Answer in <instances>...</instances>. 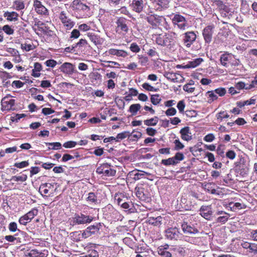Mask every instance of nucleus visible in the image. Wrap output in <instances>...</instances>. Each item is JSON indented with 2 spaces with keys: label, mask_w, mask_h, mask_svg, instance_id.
I'll list each match as a JSON object with an SVG mask.
<instances>
[{
  "label": "nucleus",
  "mask_w": 257,
  "mask_h": 257,
  "mask_svg": "<svg viewBox=\"0 0 257 257\" xmlns=\"http://www.w3.org/2000/svg\"><path fill=\"white\" fill-rule=\"evenodd\" d=\"M216 94H218L220 96L224 95L226 93V90L224 88H219L214 90Z\"/></svg>",
  "instance_id": "nucleus-51"
},
{
  "label": "nucleus",
  "mask_w": 257,
  "mask_h": 257,
  "mask_svg": "<svg viewBox=\"0 0 257 257\" xmlns=\"http://www.w3.org/2000/svg\"><path fill=\"white\" fill-rule=\"evenodd\" d=\"M180 232L176 227H171L165 231L166 237L170 240H177L180 237Z\"/></svg>",
  "instance_id": "nucleus-12"
},
{
  "label": "nucleus",
  "mask_w": 257,
  "mask_h": 257,
  "mask_svg": "<svg viewBox=\"0 0 257 257\" xmlns=\"http://www.w3.org/2000/svg\"><path fill=\"white\" fill-rule=\"evenodd\" d=\"M87 201L91 202H95L96 201V197L94 193L91 192L88 194V196L87 198Z\"/></svg>",
  "instance_id": "nucleus-54"
},
{
  "label": "nucleus",
  "mask_w": 257,
  "mask_h": 257,
  "mask_svg": "<svg viewBox=\"0 0 257 257\" xmlns=\"http://www.w3.org/2000/svg\"><path fill=\"white\" fill-rule=\"evenodd\" d=\"M174 143L175 145V149L177 150L182 149L184 147V146L180 142L179 140H175Z\"/></svg>",
  "instance_id": "nucleus-50"
},
{
  "label": "nucleus",
  "mask_w": 257,
  "mask_h": 257,
  "mask_svg": "<svg viewBox=\"0 0 257 257\" xmlns=\"http://www.w3.org/2000/svg\"><path fill=\"white\" fill-rule=\"evenodd\" d=\"M177 112L176 109L174 107H171L168 109L166 112L165 114L167 116H173L176 114Z\"/></svg>",
  "instance_id": "nucleus-48"
},
{
  "label": "nucleus",
  "mask_w": 257,
  "mask_h": 257,
  "mask_svg": "<svg viewBox=\"0 0 257 257\" xmlns=\"http://www.w3.org/2000/svg\"><path fill=\"white\" fill-rule=\"evenodd\" d=\"M172 23L174 26H177L179 29L182 30H185L187 26V21L186 19L179 14L174 16L172 18Z\"/></svg>",
  "instance_id": "nucleus-5"
},
{
  "label": "nucleus",
  "mask_w": 257,
  "mask_h": 257,
  "mask_svg": "<svg viewBox=\"0 0 257 257\" xmlns=\"http://www.w3.org/2000/svg\"><path fill=\"white\" fill-rule=\"evenodd\" d=\"M146 19L148 22L153 27H157L159 26L164 19L157 15H149Z\"/></svg>",
  "instance_id": "nucleus-10"
},
{
  "label": "nucleus",
  "mask_w": 257,
  "mask_h": 257,
  "mask_svg": "<svg viewBox=\"0 0 257 257\" xmlns=\"http://www.w3.org/2000/svg\"><path fill=\"white\" fill-rule=\"evenodd\" d=\"M47 255L44 252H39L37 249H32L27 255L30 257H45Z\"/></svg>",
  "instance_id": "nucleus-26"
},
{
  "label": "nucleus",
  "mask_w": 257,
  "mask_h": 257,
  "mask_svg": "<svg viewBox=\"0 0 257 257\" xmlns=\"http://www.w3.org/2000/svg\"><path fill=\"white\" fill-rule=\"evenodd\" d=\"M214 136L212 134H209L205 136L204 140L207 142H211L214 140Z\"/></svg>",
  "instance_id": "nucleus-57"
},
{
  "label": "nucleus",
  "mask_w": 257,
  "mask_h": 257,
  "mask_svg": "<svg viewBox=\"0 0 257 257\" xmlns=\"http://www.w3.org/2000/svg\"><path fill=\"white\" fill-rule=\"evenodd\" d=\"M130 49L131 51L134 53H138L141 50L139 46L136 43H132L130 45Z\"/></svg>",
  "instance_id": "nucleus-41"
},
{
  "label": "nucleus",
  "mask_w": 257,
  "mask_h": 257,
  "mask_svg": "<svg viewBox=\"0 0 257 257\" xmlns=\"http://www.w3.org/2000/svg\"><path fill=\"white\" fill-rule=\"evenodd\" d=\"M216 118L217 119L220 120V121L222 120L224 118H228L229 117V115L226 111H222L218 113L216 115Z\"/></svg>",
  "instance_id": "nucleus-40"
},
{
  "label": "nucleus",
  "mask_w": 257,
  "mask_h": 257,
  "mask_svg": "<svg viewBox=\"0 0 257 257\" xmlns=\"http://www.w3.org/2000/svg\"><path fill=\"white\" fill-rule=\"evenodd\" d=\"M231 57V55L230 54L224 53L222 54L220 58V61L221 65L223 66L227 67V61H228Z\"/></svg>",
  "instance_id": "nucleus-27"
},
{
  "label": "nucleus",
  "mask_w": 257,
  "mask_h": 257,
  "mask_svg": "<svg viewBox=\"0 0 257 257\" xmlns=\"http://www.w3.org/2000/svg\"><path fill=\"white\" fill-rule=\"evenodd\" d=\"M96 173L99 174H102L105 177H111L115 175L116 171L111 168L110 165L105 163L97 168Z\"/></svg>",
  "instance_id": "nucleus-3"
},
{
  "label": "nucleus",
  "mask_w": 257,
  "mask_h": 257,
  "mask_svg": "<svg viewBox=\"0 0 257 257\" xmlns=\"http://www.w3.org/2000/svg\"><path fill=\"white\" fill-rule=\"evenodd\" d=\"M229 205L231 209L233 211H234L235 209H239L242 208V204L238 202H236L235 203H231L229 204Z\"/></svg>",
  "instance_id": "nucleus-46"
},
{
  "label": "nucleus",
  "mask_w": 257,
  "mask_h": 257,
  "mask_svg": "<svg viewBox=\"0 0 257 257\" xmlns=\"http://www.w3.org/2000/svg\"><path fill=\"white\" fill-rule=\"evenodd\" d=\"M161 100L159 95L155 94L152 95L151 97V101L154 105L158 104Z\"/></svg>",
  "instance_id": "nucleus-36"
},
{
  "label": "nucleus",
  "mask_w": 257,
  "mask_h": 257,
  "mask_svg": "<svg viewBox=\"0 0 257 257\" xmlns=\"http://www.w3.org/2000/svg\"><path fill=\"white\" fill-rule=\"evenodd\" d=\"M158 252L162 257H172L171 253L167 250H165V248H163L162 246L158 249Z\"/></svg>",
  "instance_id": "nucleus-33"
},
{
  "label": "nucleus",
  "mask_w": 257,
  "mask_h": 257,
  "mask_svg": "<svg viewBox=\"0 0 257 257\" xmlns=\"http://www.w3.org/2000/svg\"><path fill=\"white\" fill-rule=\"evenodd\" d=\"M59 18L66 30H70L75 25V23L69 18L67 13L64 11L60 13Z\"/></svg>",
  "instance_id": "nucleus-6"
},
{
  "label": "nucleus",
  "mask_w": 257,
  "mask_h": 257,
  "mask_svg": "<svg viewBox=\"0 0 257 257\" xmlns=\"http://www.w3.org/2000/svg\"><path fill=\"white\" fill-rule=\"evenodd\" d=\"M128 21L126 19L120 17L118 18L116 22V32L119 34H126L128 31L127 24Z\"/></svg>",
  "instance_id": "nucleus-4"
},
{
  "label": "nucleus",
  "mask_w": 257,
  "mask_h": 257,
  "mask_svg": "<svg viewBox=\"0 0 257 257\" xmlns=\"http://www.w3.org/2000/svg\"><path fill=\"white\" fill-rule=\"evenodd\" d=\"M200 214L204 218L209 220L212 214L210 206H202L200 209Z\"/></svg>",
  "instance_id": "nucleus-15"
},
{
  "label": "nucleus",
  "mask_w": 257,
  "mask_h": 257,
  "mask_svg": "<svg viewBox=\"0 0 257 257\" xmlns=\"http://www.w3.org/2000/svg\"><path fill=\"white\" fill-rule=\"evenodd\" d=\"M177 34L175 32H170L165 35H158L156 39V43L161 46H167L171 44L174 38H176Z\"/></svg>",
  "instance_id": "nucleus-1"
},
{
  "label": "nucleus",
  "mask_w": 257,
  "mask_h": 257,
  "mask_svg": "<svg viewBox=\"0 0 257 257\" xmlns=\"http://www.w3.org/2000/svg\"><path fill=\"white\" fill-rule=\"evenodd\" d=\"M27 176L26 174H23L21 176H14L11 179V181H14L15 182H23L27 180Z\"/></svg>",
  "instance_id": "nucleus-32"
},
{
  "label": "nucleus",
  "mask_w": 257,
  "mask_h": 257,
  "mask_svg": "<svg viewBox=\"0 0 257 257\" xmlns=\"http://www.w3.org/2000/svg\"><path fill=\"white\" fill-rule=\"evenodd\" d=\"M214 28L213 26H208L203 30L202 35L205 42L207 43H209L212 40Z\"/></svg>",
  "instance_id": "nucleus-13"
},
{
  "label": "nucleus",
  "mask_w": 257,
  "mask_h": 257,
  "mask_svg": "<svg viewBox=\"0 0 257 257\" xmlns=\"http://www.w3.org/2000/svg\"><path fill=\"white\" fill-rule=\"evenodd\" d=\"M164 76L174 83H182L185 79L181 74L172 72H165Z\"/></svg>",
  "instance_id": "nucleus-9"
},
{
  "label": "nucleus",
  "mask_w": 257,
  "mask_h": 257,
  "mask_svg": "<svg viewBox=\"0 0 257 257\" xmlns=\"http://www.w3.org/2000/svg\"><path fill=\"white\" fill-rule=\"evenodd\" d=\"M236 90L239 92V91L245 87V83L243 82L240 81L236 83L234 85Z\"/></svg>",
  "instance_id": "nucleus-49"
},
{
  "label": "nucleus",
  "mask_w": 257,
  "mask_h": 257,
  "mask_svg": "<svg viewBox=\"0 0 257 257\" xmlns=\"http://www.w3.org/2000/svg\"><path fill=\"white\" fill-rule=\"evenodd\" d=\"M15 103V100L12 99L11 96H6L2 99V109L3 110H12Z\"/></svg>",
  "instance_id": "nucleus-7"
},
{
  "label": "nucleus",
  "mask_w": 257,
  "mask_h": 257,
  "mask_svg": "<svg viewBox=\"0 0 257 257\" xmlns=\"http://www.w3.org/2000/svg\"><path fill=\"white\" fill-rule=\"evenodd\" d=\"M141 108V105L140 104H133L130 106L129 111L132 113V115H135Z\"/></svg>",
  "instance_id": "nucleus-30"
},
{
  "label": "nucleus",
  "mask_w": 257,
  "mask_h": 257,
  "mask_svg": "<svg viewBox=\"0 0 257 257\" xmlns=\"http://www.w3.org/2000/svg\"><path fill=\"white\" fill-rule=\"evenodd\" d=\"M46 145H48L49 146H52V148H49V149H52V150H58L61 148V143L59 142H56V143H46Z\"/></svg>",
  "instance_id": "nucleus-39"
},
{
  "label": "nucleus",
  "mask_w": 257,
  "mask_h": 257,
  "mask_svg": "<svg viewBox=\"0 0 257 257\" xmlns=\"http://www.w3.org/2000/svg\"><path fill=\"white\" fill-rule=\"evenodd\" d=\"M144 189L143 188H135L136 194L137 196L141 200H145L146 199V196L144 192Z\"/></svg>",
  "instance_id": "nucleus-29"
},
{
  "label": "nucleus",
  "mask_w": 257,
  "mask_h": 257,
  "mask_svg": "<svg viewBox=\"0 0 257 257\" xmlns=\"http://www.w3.org/2000/svg\"><path fill=\"white\" fill-rule=\"evenodd\" d=\"M45 64L47 66L53 68L56 66L57 62L54 60L50 59L46 61Z\"/></svg>",
  "instance_id": "nucleus-55"
},
{
  "label": "nucleus",
  "mask_w": 257,
  "mask_h": 257,
  "mask_svg": "<svg viewBox=\"0 0 257 257\" xmlns=\"http://www.w3.org/2000/svg\"><path fill=\"white\" fill-rule=\"evenodd\" d=\"M33 7L35 11L40 15H47L48 14V10L44 6L42 3L38 0H34L33 3Z\"/></svg>",
  "instance_id": "nucleus-14"
},
{
  "label": "nucleus",
  "mask_w": 257,
  "mask_h": 257,
  "mask_svg": "<svg viewBox=\"0 0 257 257\" xmlns=\"http://www.w3.org/2000/svg\"><path fill=\"white\" fill-rule=\"evenodd\" d=\"M192 84L191 83H188L187 84H185L183 86V90L186 92H188L189 93H192L193 92L195 88L191 86Z\"/></svg>",
  "instance_id": "nucleus-43"
},
{
  "label": "nucleus",
  "mask_w": 257,
  "mask_h": 257,
  "mask_svg": "<svg viewBox=\"0 0 257 257\" xmlns=\"http://www.w3.org/2000/svg\"><path fill=\"white\" fill-rule=\"evenodd\" d=\"M159 120V118L157 116H155L150 119H146L144 121V124L147 126H155Z\"/></svg>",
  "instance_id": "nucleus-28"
},
{
  "label": "nucleus",
  "mask_w": 257,
  "mask_h": 257,
  "mask_svg": "<svg viewBox=\"0 0 257 257\" xmlns=\"http://www.w3.org/2000/svg\"><path fill=\"white\" fill-rule=\"evenodd\" d=\"M79 29L82 31H87L90 30V27L87 24H83L78 27Z\"/></svg>",
  "instance_id": "nucleus-63"
},
{
  "label": "nucleus",
  "mask_w": 257,
  "mask_h": 257,
  "mask_svg": "<svg viewBox=\"0 0 257 257\" xmlns=\"http://www.w3.org/2000/svg\"><path fill=\"white\" fill-rule=\"evenodd\" d=\"M2 30L6 34L9 35H13L14 33V30L11 28L8 25L4 26L2 28Z\"/></svg>",
  "instance_id": "nucleus-37"
},
{
  "label": "nucleus",
  "mask_w": 257,
  "mask_h": 257,
  "mask_svg": "<svg viewBox=\"0 0 257 257\" xmlns=\"http://www.w3.org/2000/svg\"><path fill=\"white\" fill-rule=\"evenodd\" d=\"M182 229L184 233L187 234H194L198 232L196 228L188 225L187 223L182 224Z\"/></svg>",
  "instance_id": "nucleus-19"
},
{
  "label": "nucleus",
  "mask_w": 257,
  "mask_h": 257,
  "mask_svg": "<svg viewBox=\"0 0 257 257\" xmlns=\"http://www.w3.org/2000/svg\"><path fill=\"white\" fill-rule=\"evenodd\" d=\"M24 85V83L19 80L14 81L12 83V86H15L17 88H21Z\"/></svg>",
  "instance_id": "nucleus-59"
},
{
  "label": "nucleus",
  "mask_w": 257,
  "mask_h": 257,
  "mask_svg": "<svg viewBox=\"0 0 257 257\" xmlns=\"http://www.w3.org/2000/svg\"><path fill=\"white\" fill-rule=\"evenodd\" d=\"M9 229L11 231L15 232L17 230V225L15 222L10 223L9 226Z\"/></svg>",
  "instance_id": "nucleus-61"
},
{
  "label": "nucleus",
  "mask_w": 257,
  "mask_h": 257,
  "mask_svg": "<svg viewBox=\"0 0 257 257\" xmlns=\"http://www.w3.org/2000/svg\"><path fill=\"white\" fill-rule=\"evenodd\" d=\"M215 184L213 183H206L203 185V188L204 189L207 191L208 192H210L212 189L214 187Z\"/></svg>",
  "instance_id": "nucleus-44"
},
{
  "label": "nucleus",
  "mask_w": 257,
  "mask_h": 257,
  "mask_svg": "<svg viewBox=\"0 0 257 257\" xmlns=\"http://www.w3.org/2000/svg\"><path fill=\"white\" fill-rule=\"evenodd\" d=\"M47 186V184H44L41 185L40 187L39 190L41 193H43L44 194H47L49 192V190L46 188Z\"/></svg>",
  "instance_id": "nucleus-60"
},
{
  "label": "nucleus",
  "mask_w": 257,
  "mask_h": 257,
  "mask_svg": "<svg viewBox=\"0 0 257 257\" xmlns=\"http://www.w3.org/2000/svg\"><path fill=\"white\" fill-rule=\"evenodd\" d=\"M14 6L17 10H22L25 7L24 3L20 0L15 1L14 2Z\"/></svg>",
  "instance_id": "nucleus-38"
},
{
  "label": "nucleus",
  "mask_w": 257,
  "mask_h": 257,
  "mask_svg": "<svg viewBox=\"0 0 257 257\" xmlns=\"http://www.w3.org/2000/svg\"><path fill=\"white\" fill-rule=\"evenodd\" d=\"M203 60L202 58H197L192 61H189L185 65L183 66L184 68H195L200 65Z\"/></svg>",
  "instance_id": "nucleus-23"
},
{
  "label": "nucleus",
  "mask_w": 257,
  "mask_h": 257,
  "mask_svg": "<svg viewBox=\"0 0 257 257\" xmlns=\"http://www.w3.org/2000/svg\"><path fill=\"white\" fill-rule=\"evenodd\" d=\"M142 87L143 88L147 90L150 91H155L156 89L155 88L150 85L149 83H145L142 85Z\"/></svg>",
  "instance_id": "nucleus-56"
},
{
  "label": "nucleus",
  "mask_w": 257,
  "mask_h": 257,
  "mask_svg": "<svg viewBox=\"0 0 257 257\" xmlns=\"http://www.w3.org/2000/svg\"><path fill=\"white\" fill-rule=\"evenodd\" d=\"M125 197L121 195H116L115 196V200L117 201L118 205L121 206L122 202H125Z\"/></svg>",
  "instance_id": "nucleus-47"
},
{
  "label": "nucleus",
  "mask_w": 257,
  "mask_h": 257,
  "mask_svg": "<svg viewBox=\"0 0 257 257\" xmlns=\"http://www.w3.org/2000/svg\"><path fill=\"white\" fill-rule=\"evenodd\" d=\"M60 69L61 72L68 75L72 74L74 72V66L70 63H64L61 66Z\"/></svg>",
  "instance_id": "nucleus-18"
},
{
  "label": "nucleus",
  "mask_w": 257,
  "mask_h": 257,
  "mask_svg": "<svg viewBox=\"0 0 257 257\" xmlns=\"http://www.w3.org/2000/svg\"><path fill=\"white\" fill-rule=\"evenodd\" d=\"M77 144V143L74 141H68L63 144V147L65 148H74Z\"/></svg>",
  "instance_id": "nucleus-45"
},
{
  "label": "nucleus",
  "mask_w": 257,
  "mask_h": 257,
  "mask_svg": "<svg viewBox=\"0 0 257 257\" xmlns=\"http://www.w3.org/2000/svg\"><path fill=\"white\" fill-rule=\"evenodd\" d=\"M87 36L92 42H93L95 45L100 43L99 37L92 33H88Z\"/></svg>",
  "instance_id": "nucleus-31"
},
{
  "label": "nucleus",
  "mask_w": 257,
  "mask_h": 257,
  "mask_svg": "<svg viewBox=\"0 0 257 257\" xmlns=\"http://www.w3.org/2000/svg\"><path fill=\"white\" fill-rule=\"evenodd\" d=\"M80 36V32L79 30L77 29L73 30L71 32V38L76 39L78 38Z\"/></svg>",
  "instance_id": "nucleus-62"
},
{
  "label": "nucleus",
  "mask_w": 257,
  "mask_h": 257,
  "mask_svg": "<svg viewBox=\"0 0 257 257\" xmlns=\"http://www.w3.org/2000/svg\"><path fill=\"white\" fill-rule=\"evenodd\" d=\"M181 138L184 141H189L192 139V136L190 133L189 127L188 126L183 127L180 130Z\"/></svg>",
  "instance_id": "nucleus-22"
},
{
  "label": "nucleus",
  "mask_w": 257,
  "mask_h": 257,
  "mask_svg": "<svg viewBox=\"0 0 257 257\" xmlns=\"http://www.w3.org/2000/svg\"><path fill=\"white\" fill-rule=\"evenodd\" d=\"M131 6L133 11L140 13L143 11L144 2L143 0H133Z\"/></svg>",
  "instance_id": "nucleus-17"
},
{
  "label": "nucleus",
  "mask_w": 257,
  "mask_h": 257,
  "mask_svg": "<svg viewBox=\"0 0 257 257\" xmlns=\"http://www.w3.org/2000/svg\"><path fill=\"white\" fill-rule=\"evenodd\" d=\"M147 134L150 136H154L157 133V131L152 127H148L146 129Z\"/></svg>",
  "instance_id": "nucleus-58"
},
{
  "label": "nucleus",
  "mask_w": 257,
  "mask_h": 257,
  "mask_svg": "<svg viewBox=\"0 0 257 257\" xmlns=\"http://www.w3.org/2000/svg\"><path fill=\"white\" fill-rule=\"evenodd\" d=\"M93 218L91 216L85 215L81 214L79 215H75L73 218V222L77 224H83L91 222Z\"/></svg>",
  "instance_id": "nucleus-11"
},
{
  "label": "nucleus",
  "mask_w": 257,
  "mask_h": 257,
  "mask_svg": "<svg viewBox=\"0 0 257 257\" xmlns=\"http://www.w3.org/2000/svg\"><path fill=\"white\" fill-rule=\"evenodd\" d=\"M184 41L187 43L186 46L189 47L196 39V35L193 31L187 32L184 34Z\"/></svg>",
  "instance_id": "nucleus-16"
},
{
  "label": "nucleus",
  "mask_w": 257,
  "mask_h": 257,
  "mask_svg": "<svg viewBox=\"0 0 257 257\" xmlns=\"http://www.w3.org/2000/svg\"><path fill=\"white\" fill-rule=\"evenodd\" d=\"M72 7L74 9L77 10L87 11L89 10V7L85 4L82 3L79 0L73 1Z\"/></svg>",
  "instance_id": "nucleus-21"
},
{
  "label": "nucleus",
  "mask_w": 257,
  "mask_h": 257,
  "mask_svg": "<svg viewBox=\"0 0 257 257\" xmlns=\"http://www.w3.org/2000/svg\"><path fill=\"white\" fill-rule=\"evenodd\" d=\"M38 210L34 208L19 219V222L21 224L26 225L28 222L37 215Z\"/></svg>",
  "instance_id": "nucleus-8"
},
{
  "label": "nucleus",
  "mask_w": 257,
  "mask_h": 257,
  "mask_svg": "<svg viewBox=\"0 0 257 257\" xmlns=\"http://www.w3.org/2000/svg\"><path fill=\"white\" fill-rule=\"evenodd\" d=\"M98 230V228L96 226L91 225L88 227L82 232L81 231H76L73 232L72 236H78L76 240H80L81 238H86L91 235L95 234Z\"/></svg>",
  "instance_id": "nucleus-2"
},
{
  "label": "nucleus",
  "mask_w": 257,
  "mask_h": 257,
  "mask_svg": "<svg viewBox=\"0 0 257 257\" xmlns=\"http://www.w3.org/2000/svg\"><path fill=\"white\" fill-rule=\"evenodd\" d=\"M29 165V162L25 161L20 163H16L14 164V166L18 168H23L27 167Z\"/></svg>",
  "instance_id": "nucleus-42"
},
{
  "label": "nucleus",
  "mask_w": 257,
  "mask_h": 257,
  "mask_svg": "<svg viewBox=\"0 0 257 257\" xmlns=\"http://www.w3.org/2000/svg\"><path fill=\"white\" fill-rule=\"evenodd\" d=\"M163 218L161 216H159L157 217H149L148 222L149 224L157 226H160L162 223Z\"/></svg>",
  "instance_id": "nucleus-24"
},
{
  "label": "nucleus",
  "mask_w": 257,
  "mask_h": 257,
  "mask_svg": "<svg viewBox=\"0 0 257 257\" xmlns=\"http://www.w3.org/2000/svg\"><path fill=\"white\" fill-rule=\"evenodd\" d=\"M177 106L180 112H183L185 106L184 101L183 100L179 101Z\"/></svg>",
  "instance_id": "nucleus-53"
},
{
  "label": "nucleus",
  "mask_w": 257,
  "mask_h": 257,
  "mask_svg": "<svg viewBox=\"0 0 257 257\" xmlns=\"http://www.w3.org/2000/svg\"><path fill=\"white\" fill-rule=\"evenodd\" d=\"M54 110L50 108H44L42 109V113L45 115H48L54 112Z\"/></svg>",
  "instance_id": "nucleus-64"
},
{
  "label": "nucleus",
  "mask_w": 257,
  "mask_h": 257,
  "mask_svg": "<svg viewBox=\"0 0 257 257\" xmlns=\"http://www.w3.org/2000/svg\"><path fill=\"white\" fill-rule=\"evenodd\" d=\"M249 252L257 254V244L252 243L249 249Z\"/></svg>",
  "instance_id": "nucleus-52"
},
{
  "label": "nucleus",
  "mask_w": 257,
  "mask_h": 257,
  "mask_svg": "<svg viewBox=\"0 0 257 257\" xmlns=\"http://www.w3.org/2000/svg\"><path fill=\"white\" fill-rule=\"evenodd\" d=\"M162 163L165 165L168 166L176 164L178 163V161H175V159L173 157L166 160H162Z\"/></svg>",
  "instance_id": "nucleus-35"
},
{
  "label": "nucleus",
  "mask_w": 257,
  "mask_h": 257,
  "mask_svg": "<svg viewBox=\"0 0 257 257\" xmlns=\"http://www.w3.org/2000/svg\"><path fill=\"white\" fill-rule=\"evenodd\" d=\"M206 94L208 96L209 99L208 102L209 103H211L214 100H216L218 98L214 90L208 91L207 92Z\"/></svg>",
  "instance_id": "nucleus-34"
},
{
  "label": "nucleus",
  "mask_w": 257,
  "mask_h": 257,
  "mask_svg": "<svg viewBox=\"0 0 257 257\" xmlns=\"http://www.w3.org/2000/svg\"><path fill=\"white\" fill-rule=\"evenodd\" d=\"M108 53L109 55H115L123 58L126 57L128 55V53L124 50L115 49H110L108 50Z\"/></svg>",
  "instance_id": "nucleus-20"
},
{
  "label": "nucleus",
  "mask_w": 257,
  "mask_h": 257,
  "mask_svg": "<svg viewBox=\"0 0 257 257\" xmlns=\"http://www.w3.org/2000/svg\"><path fill=\"white\" fill-rule=\"evenodd\" d=\"M4 16L7 18V20L9 21H16L18 20L19 14L15 12H6L4 14Z\"/></svg>",
  "instance_id": "nucleus-25"
}]
</instances>
